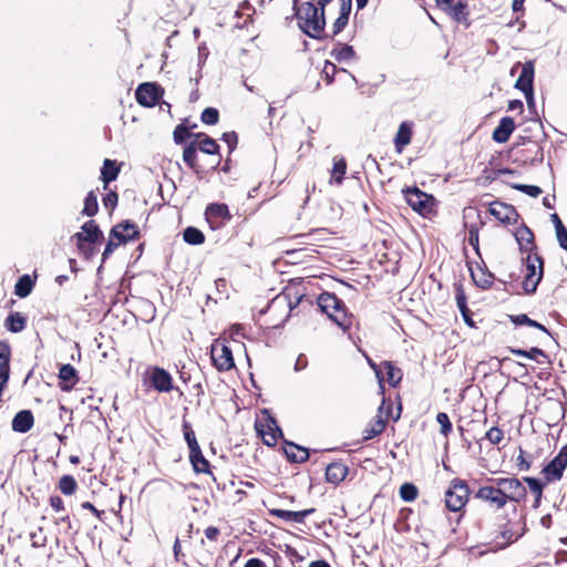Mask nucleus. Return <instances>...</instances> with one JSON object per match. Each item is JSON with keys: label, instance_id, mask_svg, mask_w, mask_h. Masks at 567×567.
Masks as SVG:
<instances>
[{"label": "nucleus", "instance_id": "0e129e2a", "mask_svg": "<svg viewBox=\"0 0 567 567\" xmlns=\"http://www.w3.org/2000/svg\"><path fill=\"white\" fill-rule=\"evenodd\" d=\"M205 213H228V207L226 204L214 203L206 207Z\"/></svg>", "mask_w": 567, "mask_h": 567}, {"label": "nucleus", "instance_id": "58836bf2", "mask_svg": "<svg viewBox=\"0 0 567 567\" xmlns=\"http://www.w3.org/2000/svg\"><path fill=\"white\" fill-rule=\"evenodd\" d=\"M183 239L189 245H202L205 243V235L198 228L188 226L183 231Z\"/></svg>", "mask_w": 567, "mask_h": 567}, {"label": "nucleus", "instance_id": "0eeeda50", "mask_svg": "<svg viewBox=\"0 0 567 567\" xmlns=\"http://www.w3.org/2000/svg\"><path fill=\"white\" fill-rule=\"evenodd\" d=\"M122 163H117L115 159L105 158L101 168V181L103 182V189L105 194L102 197V204L105 210L112 213L118 202V195L116 192L110 189L109 185L115 181L121 172Z\"/></svg>", "mask_w": 567, "mask_h": 567}, {"label": "nucleus", "instance_id": "473e14b6", "mask_svg": "<svg viewBox=\"0 0 567 567\" xmlns=\"http://www.w3.org/2000/svg\"><path fill=\"white\" fill-rule=\"evenodd\" d=\"M348 169L347 161L343 156L333 157V166L331 169L330 184L336 183L340 185L344 178Z\"/></svg>", "mask_w": 567, "mask_h": 567}, {"label": "nucleus", "instance_id": "de8ad7c7", "mask_svg": "<svg viewBox=\"0 0 567 567\" xmlns=\"http://www.w3.org/2000/svg\"><path fill=\"white\" fill-rule=\"evenodd\" d=\"M200 121L206 125H216L219 122V111L215 107L204 109Z\"/></svg>", "mask_w": 567, "mask_h": 567}, {"label": "nucleus", "instance_id": "5fc2aeb1", "mask_svg": "<svg viewBox=\"0 0 567 567\" xmlns=\"http://www.w3.org/2000/svg\"><path fill=\"white\" fill-rule=\"evenodd\" d=\"M221 140L227 144L229 154L233 153L238 145V134L235 131L225 132Z\"/></svg>", "mask_w": 567, "mask_h": 567}, {"label": "nucleus", "instance_id": "2eb2a0df", "mask_svg": "<svg viewBox=\"0 0 567 567\" xmlns=\"http://www.w3.org/2000/svg\"><path fill=\"white\" fill-rule=\"evenodd\" d=\"M534 62H525L524 64H522L520 74L515 83V87L520 90L525 94L528 106H532L534 104Z\"/></svg>", "mask_w": 567, "mask_h": 567}, {"label": "nucleus", "instance_id": "c85d7f7f", "mask_svg": "<svg viewBox=\"0 0 567 567\" xmlns=\"http://www.w3.org/2000/svg\"><path fill=\"white\" fill-rule=\"evenodd\" d=\"M59 386L62 391H71L79 381L78 371L70 364H63L59 370Z\"/></svg>", "mask_w": 567, "mask_h": 567}, {"label": "nucleus", "instance_id": "39448f33", "mask_svg": "<svg viewBox=\"0 0 567 567\" xmlns=\"http://www.w3.org/2000/svg\"><path fill=\"white\" fill-rule=\"evenodd\" d=\"M471 489L467 482L460 477L451 480L444 493L445 509L458 514V522L465 514V507L470 502Z\"/></svg>", "mask_w": 567, "mask_h": 567}, {"label": "nucleus", "instance_id": "5701e85b", "mask_svg": "<svg viewBox=\"0 0 567 567\" xmlns=\"http://www.w3.org/2000/svg\"><path fill=\"white\" fill-rule=\"evenodd\" d=\"M315 512V508L303 509V511H286L280 508H268V513L271 517H277L286 522H295V523H303L306 517L311 515Z\"/></svg>", "mask_w": 567, "mask_h": 567}, {"label": "nucleus", "instance_id": "774afa93", "mask_svg": "<svg viewBox=\"0 0 567 567\" xmlns=\"http://www.w3.org/2000/svg\"><path fill=\"white\" fill-rule=\"evenodd\" d=\"M244 567H267V566H266L265 561H262L260 558L254 557V558H249L245 563Z\"/></svg>", "mask_w": 567, "mask_h": 567}, {"label": "nucleus", "instance_id": "c9c22d12", "mask_svg": "<svg viewBox=\"0 0 567 567\" xmlns=\"http://www.w3.org/2000/svg\"><path fill=\"white\" fill-rule=\"evenodd\" d=\"M196 127V124L186 126L185 124H178L174 132L173 138L177 145L184 144L189 138H195L196 133H193L192 130Z\"/></svg>", "mask_w": 567, "mask_h": 567}, {"label": "nucleus", "instance_id": "1a4fd4ad", "mask_svg": "<svg viewBox=\"0 0 567 567\" xmlns=\"http://www.w3.org/2000/svg\"><path fill=\"white\" fill-rule=\"evenodd\" d=\"M526 532L525 518L519 520H507L499 525L498 534L495 538V549H504L517 542Z\"/></svg>", "mask_w": 567, "mask_h": 567}, {"label": "nucleus", "instance_id": "a211bd4d", "mask_svg": "<svg viewBox=\"0 0 567 567\" xmlns=\"http://www.w3.org/2000/svg\"><path fill=\"white\" fill-rule=\"evenodd\" d=\"M73 237L78 241L95 243L99 245H101L104 240L103 233L100 230L97 224L94 220L84 223L81 231L76 233Z\"/></svg>", "mask_w": 567, "mask_h": 567}, {"label": "nucleus", "instance_id": "680f3d73", "mask_svg": "<svg viewBox=\"0 0 567 567\" xmlns=\"http://www.w3.org/2000/svg\"><path fill=\"white\" fill-rule=\"evenodd\" d=\"M556 237L559 246L567 251V228L563 227L556 230Z\"/></svg>", "mask_w": 567, "mask_h": 567}, {"label": "nucleus", "instance_id": "6e6d98bb", "mask_svg": "<svg viewBox=\"0 0 567 567\" xmlns=\"http://www.w3.org/2000/svg\"><path fill=\"white\" fill-rule=\"evenodd\" d=\"M499 225L508 227V226H518L520 215H495Z\"/></svg>", "mask_w": 567, "mask_h": 567}, {"label": "nucleus", "instance_id": "69168bd1", "mask_svg": "<svg viewBox=\"0 0 567 567\" xmlns=\"http://www.w3.org/2000/svg\"><path fill=\"white\" fill-rule=\"evenodd\" d=\"M363 197H364V194H363L362 190H359V192L354 193L353 194V198L359 202L360 206L359 207H351V208L354 209V210H358V209L368 210V205L363 200Z\"/></svg>", "mask_w": 567, "mask_h": 567}, {"label": "nucleus", "instance_id": "72a5a7b5", "mask_svg": "<svg viewBox=\"0 0 567 567\" xmlns=\"http://www.w3.org/2000/svg\"><path fill=\"white\" fill-rule=\"evenodd\" d=\"M27 326V317L21 312H10L4 320V327L13 333L21 332Z\"/></svg>", "mask_w": 567, "mask_h": 567}, {"label": "nucleus", "instance_id": "6ab92c4d", "mask_svg": "<svg viewBox=\"0 0 567 567\" xmlns=\"http://www.w3.org/2000/svg\"><path fill=\"white\" fill-rule=\"evenodd\" d=\"M385 404V399L383 398L381 405L378 409V413L375 417L370 422V424L363 431V440L368 441L375 436L382 434L386 427L388 421L383 416V409Z\"/></svg>", "mask_w": 567, "mask_h": 567}, {"label": "nucleus", "instance_id": "cd10ccee", "mask_svg": "<svg viewBox=\"0 0 567 567\" xmlns=\"http://www.w3.org/2000/svg\"><path fill=\"white\" fill-rule=\"evenodd\" d=\"M34 425V415L31 410H21L12 419V430L17 433H27Z\"/></svg>", "mask_w": 567, "mask_h": 567}, {"label": "nucleus", "instance_id": "9d476101", "mask_svg": "<svg viewBox=\"0 0 567 567\" xmlns=\"http://www.w3.org/2000/svg\"><path fill=\"white\" fill-rule=\"evenodd\" d=\"M526 269L523 288L526 293H534L544 275V259L535 252H528L526 257Z\"/></svg>", "mask_w": 567, "mask_h": 567}, {"label": "nucleus", "instance_id": "423d86ee", "mask_svg": "<svg viewBox=\"0 0 567 567\" xmlns=\"http://www.w3.org/2000/svg\"><path fill=\"white\" fill-rule=\"evenodd\" d=\"M140 236L141 231L135 223L131 220H122L117 223L110 231L109 240L102 254L103 260L109 258L121 245L137 240Z\"/></svg>", "mask_w": 567, "mask_h": 567}, {"label": "nucleus", "instance_id": "a878e982", "mask_svg": "<svg viewBox=\"0 0 567 567\" xmlns=\"http://www.w3.org/2000/svg\"><path fill=\"white\" fill-rule=\"evenodd\" d=\"M486 221L477 215L474 221L464 220V227L468 229V243L475 250L476 255L481 257L480 250V230L485 226Z\"/></svg>", "mask_w": 567, "mask_h": 567}, {"label": "nucleus", "instance_id": "c03bdc74", "mask_svg": "<svg viewBox=\"0 0 567 567\" xmlns=\"http://www.w3.org/2000/svg\"><path fill=\"white\" fill-rule=\"evenodd\" d=\"M400 497L404 502H413L419 496V489L413 483H403L399 489Z\"/></svg>", "mask_w": 567, "mask_h": 567}, {"label": "nucleus", "instance_id": "338daca9", "mask_svg": "<svg viewBox=\"0 0 567 567\" xmlns=\"http://www.w3.org/2000/svg\"><path fill=\"white\" fill-rule=\"evenodd\" d=\"M555 203H556V196L555 195L547 194L543 198V205L547 209H554L555 208Z\"/></svg>", "mask_w": 567, "mask_h": 567}, {"label": "nucleus", "instance_id": "09e8293b", "mask_svg": "<svg viewBox=\"0 0 567 567\" xmlns=\"http://www.w3.org/2000/svg\"><path fill=\"white\" fill-rule=\"evenodd\" d=\"M436 422L440 424V432L444 437H447L452 432V423L450 416L445 412H439L436 414Z\"/></svg>", "mask_w": 567, "mask_h": 567}, {"label": "nucleus", "instance_id": "bf43d9fd", "mask_svg": "<svg viewBox=\"0 0 567 567\" xmlns=\"http://www.w3.org/2000/svg\"><path fill=\"white\" fill-rule=\"evenodd\" d=\"M49 504L55 512L65 511L64 502L59 495H52L49 498Z\"/></svg>", "mask_w": 567, "mask_h": 567}, {"label": "nucleus", "instance_id": "b1692460", "mask_svg": "<svg viewBox=\"0 0 567 567\" xmlns=\"http://www.w3.org/2000/svg\"><path fill=\"white\" fill-rule=\"evenodd\" d=\"M348 473L349 467L343 462H332L326 467V481L337 486L346 480Z\"/></svg>", "mask_w": 567, "mask_h": 567}, {"label": "nucleus", "instance_id": "4be33fe9", "mask_svg": "<svg viewBox=\"0 0 567 567\" xmlns=\"http://www.w3.org/2000/svg\"><path fill=\"white\" fill-rule=\"evenodd\" d=\"M282 450L290 463H305L310 456L308 449L286 440Z\"/></svg>", "mask_w": 567, "mask_h": 567}, {"label": "nucleus", "instance_id": "13d9d810", "mask_svg": "<svg viewBox=\"0 0 567 567\" xmlns=\"http://www.w3.org/2000/svg\"><path fill=\"white\" fill-rule=\"evenodd\" d=\"M368 363H369L370 368L374 371L375 377L379 381L380 388L383 390L384 389V385H383L384 377L382 375V361L380 363H375L373 360L368 359Z\"/></svg>", "mask_w": 567, "mask_h": 567}, {"label": "nucleus", "instance_id": "f257e3e1", "mask_svg": "<svg viewBox=\"0 0 567 567\" xmlns=\"http://www.w3.org/2000/svg\"><path fill=\"white\" fill-rule=\"evenodd\" d=\"M566 470L567 443L551 460L543 464L542 478L534 476H524L522 480L516 476L488 477L486 481L489 484L482 485L476 491L475 498L486 503L495 511H501L509 503H525L529 492L534 498L533 507L538 508L543 502L545 488L561 481Z\"/></svg>", "mask_w": 567, "mask_h": 567}, {"label": "nucleus", "instance_id": "a19ab883", "mask_svg": "<svg viewBox=\"0 0 567 567\" xmlns=\"http://www.w3.org/2000/svg\"><path fill=\"white\" fill-rule=\"evenodd\" d=\"M515 466L518 472H528L533 466V456L522 447H518V455L515 458Z\"/></svg>", "mask_w": 567, "mask_h": 567}, {"label": "nucleus", "instance_id": "4c0bfd02", "mask_svg": "<svg viewBox=\"0 0 567 567\" xmlns=\"http://www.w3.org/2000/svg\"><path fill=\"white\" fill-rule=\"evenodd\" d=\"M331 56L334 58L336 61H350L355 58V51L349 44L339 43L332 51Z\"/></svg>", "mask_w": 567, "mask_h": 567}, {"label": "nucleus", "instance_id": "bb28decb", "mask_svg": "<svg viewBox=\"0 0 567 567\" xmlns=\"http://www.w3.org/2000/svg\"><path fill=\"white\" fill-rule=\"evenodd\" d=\"M453 288H454V291H455L456 305H457V308L460 309V311L462 313V317H463L464 321L470 327H474V322H473L472 317H471V311L467 308V297H466L465 289H464V286L462 284V281L454 282L453 284Z\"/></svg>", "mask_w": 567, "mask_h": 567}, {"label": "nucleus", "instance_id": "ddd939ff", "mask_svg": "<svg viewBox=\"0 0 567 567\" xmlns=\"http://www.w3.org/2000/svg\"><path fill=\"white\" fill-rule=\"evenodd\" d=\"M408 205L416 213H434L437 200L436 198L421 190L417 187H411L403 190Z\"/></svg>", "mask_w": 567, "mask_h": 567}, {"label": "nucleus", "instance_id": "f3484780", "mask_svg": "<svg viewBox=\"0 0 567 567\" xmlns=\"http://www.w3.org/2000/svg\"><path fill=\"white\" fill-rule=\"evenodd\" d=\"M512 235L515 237L520 252H535L537 247L535 244V236L532 229L524 223L515 227L514 229H509Z\"/></svg>", "mask_w": 567, "mask_h": 567}, {"label": "nucleus", "instance_id": "dca6fc26", "mask_svg": "<svg viewBox=\"0 0 567 567\" xmlns=\"http://www.w3.org/2000/svg\"><path fill=\"white\" fill-rule=\"evenodd\" d=\"M150 384L159 393H169L174 390V381L169 372L157 365L150 368Z\"/></svg>", "mask_w": 567, "mask_h": 567}, {"label": "nucleus", "instance_id": "4d7b16f0", "mask_svg": "<svg viewBox=\"0 0 567 567\" xmlns=\"http://www.w3.org/2000/svg\"><path fill=\"white\" fill-rule=\"evenodd\" d=\"M392 412H393V405H392V403H391V402H389V403H386V402H385V404H384V409H383V416H384V419H385L386 421H388V419H389V417H392L394 422H396V421L400 419V416H401V412H402V405H401V403H400V404H399V406H398L396 414H395V415H393V414H392Z\"/></svg>", "mask_w": 567, "mask_h": 567}, {"label": "nucleus", "instance_id": "7c9ffc66", "mask_svg": "<svg viewBox=\"0 0 567 567\" xmlns=\"http://www.w3.org/2000/svg\"><path fill=\"white\" fill-rule=\"evenodd\" d=\"M382 375L384 382L386 381L390 386L396 388L403 379V371L392 361L384 360L382 361Z\"/></svg>", "mask_w": 567, "mask_h": 567}, {"label": "nucleus", "instance_id": "2f4dec72", "mask_svg": "<svg viewBox=\"0 0 567 567\" xmlns=\"http://www.w3.org/2000/svg\"><path fill=\"white\" fill-rule=\"evenodd\" d=\"M189 462L193 466V470L197 474H208L212 475L210 463L204 456L202 449L194 450L189 452Z\"/></svg>", "mask_w": 567, "mask_h": 567}, {"label": "nucleus", "instance_id": "864d4df0", "mask_svg": "<svg viewBox=\"0 0 567 567\" xmlns=\"http://www.w3.org/2000/svg\"><path fill=\"white\" fill-rule=\"evenodd\" d=\"M513 188L523 192L530 197H537L543 193L542 188L536 185L514 184Z\"/></svg>", "mask_w": 567, "mask_h": 567}, {"label": "nucleus", "instance_id": "f8f14e48", "mask_svg": "<svg viewBox=\"0 0 567 567\" xmlns=\"http://www.w3.org/2000/svg\"><path fill=\"white\" fill-rule=\"evenodd\" d=\"M439 9L447 14L453 21L468 28L472 24L470 9L466 0H435Z\"/></svg>", "mask_w": 567, "mask_h": 567}, {"label": "nucleus", "instance_id": "c756f323", "mask_svg": "<svg viewBox=\"0 0 567 567\" xmlns=\"http://www.w3.org/2000/svg\"><path fill=\"white\" fill-rule=\"evenodd\" d=\"M515 127L516 125L513 117H502L498 125L495 127L492 137L497 143H506L509 140Z\"/></svg>", "mask_w": 567, "mask_h": 567}, {"label": "nucleus", "instance_id": "603ef678", "mask_svg": "<svg viewBox=\"0 0 567 567\" xmlns=\"http://www.w3.org/2000/svg\"><path fill=\"white\" fill-rule=\"evenodd\" d=\"M339 70L334 63L330 61L324 62L321 75L327 84H331L334 81V75Z\"/></svg>", "mask_w": 567, "mask_h": 567}, {"label": "nucleus", "instance_id": "393cba45", "mask_svg": "<svg viewBox=\"0 0 567 567\" xmlns=\"http://www.w3.org/2000/svg\"><path fill=\"white\" fill-rule=\"evenodd\" d=\"M468 269L471 272V278H472L473 282L475 284V286H477L478 288H481L483 290H487L493 286L495 276L493 272H491L487 269V267L485 265L477 266L476 271L473 270V268L471 266H468Z\"/></svg>", "mask_w": 567, "mask_h": 567}, {"label": "nucleus", "instance_id": "a18cd8bd", "mask_svg": "<svg viewBox=\"0 0 567 567\" xmlns=\"http://www.w3.org/2000/svg\"><path fill=\"white\" fill-rule=\"evenodd\" d=\"M97 192L91 190L87 193V195L84 198V206L81 213H97L99 210V199H97Z\"/></svg>", "mask_w": 567, "mask_h": 567}, {"label": "nucleus", "instance_id": "f03ea898", "mask_svg": "<svg viewBox=\"0 0 567 567\" xmlns=\"http://www.w3.org/2000/svg\"><path fill=\"white\" fill-rule=\"evenodd\" d=\"M319 309L326 313L343 332H349L355 322L354 316L348 311L342 299L336 293L324 291L317 297L316 305L310 296L305 293L302 279L291 280L259 313L260 324L266 329H277L284 326L291 315Z\"/></svg>", "mask_w": 567, "mask_h": 567}, {"label": "nucleus", "instance_id": "ea45409f", "mask_svg": "<svg viewBox=\"0 0 567 567\" xmlns=\"http://www.w3.org/2000/svg\"><path fill=\"white\" fill-rule=\"evenodd\" d=\"M511 321L514 324H516V326L526 324V326L536 328V329L540 330L542 332H544L546 334H549V331H548V329L545 326H543L542 323L530 319L525 313H520V315H516V316H511Z\"/></svg>", "mask_w": 567, "mask_h": 567}, {"label": "nucleus", "instance_id": "aec40b11", "mask_svg": "<svg viewBox=\"0 0 567 567\" xmlns=\"http://www.w3.org/2000/svg\"><path fill=\"white\" fill-rule=\"evenodd\" d=\"M338 18L332 24V38L341 33L349 23L352 10V0H337Z\"/></svg>", "mask_w": 567, "mask_h": 567}, {"label": "nucleus", "instance_id": "20e7f679", "mask_svg": "<svg viewBox=\"0 0 567 567\" xmlns=\"http://www.w3.org/2000/svg\"><path fill=\"white\" fill-rule=\"evenodd\" d=\"M298 1L293 0L292 2L299 28L312 39H322L326 27L324 11L313 1H307L301 8H298Z\"/></svg>", "mask_w": 567, "mask_h": 567}, {"label": "nucleus", "instance_id": "6e6552de", "mask_svg": "<svg viewBox=\"0 0 567 567\" xmlns=\"http://www.w3.org/2000/svg\"><path fill=\"white\" fill-rule=\"evenodd\" d=\"M255 430L262 443L269 447L276 446L278 440L284 435L277 420L266 410L262 412V416L255 421Z\"/></svg>", "mask_w": 567, "mask_h": 567}, {"label": "nucleus", "instance_id": "49530a36", "mask_svg": "<svg viewBox=\"0 0 567 567\" xmlns=\"http://www.w3.org/2000/svg\"><path fill=\"white\" fill-rule=\"evenodd\" d=\"M233 215H205V220L213 230L219 229L231 219Z\"/></svg>", "mask_w": 567, "mask_h": 567}, {"label": "nucleus", "instance_id": "3c124183", "mask_svg": "<svg viewBox=\"0 0 567 567\" xmlns=\"http://www.w3.org/2000/svg\"><path fill=\"white\" fill-rule=\"evenodd\" d=\"M505 433L498 426H492L486 431L484 439H486L491 444L498 445L504 440Z\"/></svg>", "mask_w": 567, "mask_h": 567}, {"label": "nucleus", "instance_id": "412c9836", "mask_svg": "<svg viewBox=\"0 0 567 567\" xmlns=\"http://www.w3.org/2000/svg\"><path fill=\"white\" fill-rule=\"evenodd\" d=\"M413 123L408 121H404L400 124L393 140L396 153L401 154L403 150L411 143L413 136Z\"/></svg>", "mask_w": 567, "mask_h": 567}, {"label": "nucleus", "instance_id": "e2e57ef3", "mask_svg": "<svg viewBox=\"0 0 567 567\" xmlns=\"http://www.w3.org/2000/svg\"><path fill=\"white\" fill-rule=\"evenodd\" d=\"M81 507L83 509H87L90 511L96 518H99L100 520L102 519V516L104 514V511H99L92 503L90 502H83L81 504Z\"/></svg>", "mask_w": 567, "mask_h": 567}, {"label": "nucleus", "instance_id": "4468645a", "mask_svg": "<svg viewBox=\"0 0 567 567\" xmlns=\"http://www.w3.org/2000/svg\"><path fill=\"white\" fill-rule=\"evenodd\" d=\"M164 95V89L156 82L141 83L135 90L136 102L144 107L155 106Z\"/></svg>", "mask_w": 567, "mask_h": 567}, {"label": "nucleus", "instance_id": "8fccbe9b", "mask_svg": "<svg viewBox=\"0 0 567 567\" xmlns=\"http://www.w3.org/2000/svg\"><path fill=\"white\" fill-rule=\"evenodd\" d=\"M96 246L99 244L76 240V247L85 259H91L97 252Z\"/></svg>", "mask_w": 567, "mask_h": 567}, {"label": "nucleus", "instance_id": "f704fd0d", "mask_svg": "<svg viewBox=\"0 0 567 567\" xmlns=\"http://www.w3.org/2000/svg\"><path fill=\"white\" fill-rule=\"evenodd\" d=\"M34 285L35 281L29 275H23L18 279L14 286V295L20 298L28 297L31 293Z\"/></svg>", "mask_w": 567, "mask_h": 567}, {"label": "nucleus", "instance_id": "9b49d317", "mask_svg": "<svg viewBox=\"0 0 567 567\" xmlns=\"http://www.w3.org/2000/svg\"><path fill=\"white\" fill-rule=\"evenodd\" d=\"M210 360L219 372H227L235 368V359L226 339H215L210 347Z\"/></svg>", "mask_w": 567, "mask_h": 567}, {"label": "nucleus", "instance_id": "79ce46f5", "mask_svg": "<svg viewBox=\"0 0 567 567\" xmlns=\"http://www.w3.org/2000/svg\"><path fill=\"white\" fill-rule=\"evenodd\" d=\"M182 430H183L184 439L187 443L189 452H193L194 450L199 449L200 446L197 442L195 432L192 427V424L188 421L183 420Z\"/></svg>", "mask_w": 567, "mask_h": 567}, {"label": "nucleus", "instance_id": "052dcab7", "mask_svg": "<svg viewBox=\"0 0 567 567\" xmlns=\"http://www.w3.org/2000/svg\"><path fill=\"white\" fill-rule=\"evenodd\" d=\"M204 534L206 538L209 539L210 542H217L220 536V530L218 527L208 526L207 528H205Z\"/></svg>", "mask_w": 567, "mask_h": 567}, {"label": "nucleus", "instance_id": "37998d69", "mask_svg": "<svg viewBox=\"0 0 567 567\" xmlns=\"http://www.w3.org/2000/svg\"><path fill=\"white\" fill-rule=\"evenodd\" d=\"M509 351L512 353L516 354V355L524 357V358H527V359H532V360H535L537 362H540L538 360L539 357H542L544 359H547L546 352L544 350L539 349V348H536V347H533L529 350L509 348Z\"/></svg>", "mask_w": 567, "mask_h": 567}, {"label": "nucleus", "instance_id": "7ed1b4c3", "mask_svg": "<svg viewBox=\"0 0 567 567\" xmlns=\"http://www.w3.org/2000/svg\"><path fill=\"white\" fill-rule=\"evenodd\" d=\"M184 164L196 174L215 171L221 162L220 146L206 133H196L183 150Z\"/></svg>", "mask_w": 567, "mask_h": 567}, {"label": "nucleus", "instance_id": "e433bc0d", "mask_svg": "<svg viewBox=\"0 0 567 567\" xmlns=\"http://www.w3.org/2000/svg\"><path fill=\"white\" fill-rule=\"evenodd\" d=\"M78 487L79 485L76 480L69 474L62 475L58 482L59 491L65 496H71L75 494Z\"/></svg>", "mask_w": 567, "mask_h": 567}]
</instances>
